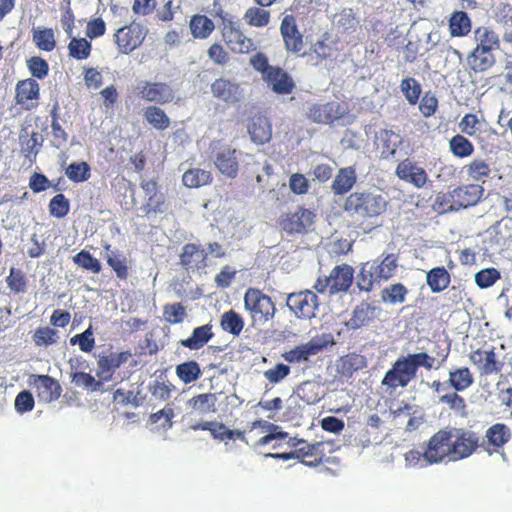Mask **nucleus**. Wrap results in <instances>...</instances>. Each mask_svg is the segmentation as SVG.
<instances>
[{"label": "nucleus", "mask_w": 512, "mask_h": 512, "mask_svg": "<svg viewBox=\"0 0 512 512\" xmlns=\"http://www.w3.org/2000/svg\"><path fill=\"white\" fill-rule=\"evenodd\" d=\"M479 446V436L466 428L446 427L435 433L424 449L428 463L456 462L470 457Z\"/></svg>", "instance_id": "nucleus-1"}, {"label": "nucleus", "mask_w": 512, "mask_h": 512, "mask_svg": "<svg viewBox=\"0 0 512 512\" xmlns=\"http://www.w3.org/2000/svg\"><path fill=\"white\" fill-rule=\"evenodd\" d=\"M435 361V357L425 352L399 356L385 373L381 386L385 393L393 395L399 388H406L410 381L416 378L418 368L423 367L426 370H431Z\"/></svg>", "instance_id": "nucleus-2"}, {"label": "nucleus", "mask_w": 512, "mask_h": 512, "mask_svg": "<svg viewBox=\"0 0 512 512\" xmlns=\"http://www.w3.org/2000/svg\"><path fill=\"white\" fill-rule=\"evenodd\" d=\"M389 203L388 195L375 188L351 193L344 202V210L361 219L383 214Z\"/></svg>", "instance_id": "nucleus-3"}, {"label": "nucleus", "mask_w": 512, "mask_h": 512, "mask_svg": "<svg viewBox=\"0 0 512 512\" xmlns=\"http://www.w3.org/2000/svg\"><path fill=\"white\" fill-rule=\"evenodd\" d=\"M398 269V256L394 253L382 254L372 262H366L357 275L360 290L370 292L375 283L394 277Z\"/></svg>", "instance_id": "nucleus-4"}, {"label": "nucleus", "mask_w": 512, "mask_h": 512, "mask_svg": "<svg viewBox=\"0 0 512 512\" xmlns=\"http://www.w3.org/2000/svg\"><path fill=\"white\" fill-rule=\"evenodd\" d=\"M244 308L249 312L254 327L265 325L274 318L276 313V307L271 298L255 288L246 290Z\"/></svg>", "instance_id": "nucleus-5"}, {"label": "nucleus", "mask_w": 512, "mask_h": 512, "mask_svg": "<svg viewBox=\"0 0 512 512\" xmlns=\"http://www.w3.org/2000/svg\"><path fill=\"white\" fill-rule=\"evenodd\" d=\"M286 305L297 318L311 319L319 309V300L313 291L303 290L288 294Z\"/></svg>", "instance_id": "nucleus-6"}, {"label": "nucleus", "mask_w": 512, "mask_h": 512, "mask_svg": "<svg viewBox=\"0 0 512 512\" xmlns=\"http://www.w3.org/2000/svg\"><path fill=\"white\" fill-rule=\"evenodd\" d=\"M222 36L228 47L235 53H249L255 49L253 41L231 20L223 21Z\"/></svg>", "instance_id": "nucleus-7"}, {"label": "nucleus", "mask_w": 512, "mask_h": 512, "mask_svg": "<svg viewBox=\"0 0 512 512\" xmlns=\"http://www.w3.org/2000/svg\"><path fill=\"white\" fill-rule=\"evenodd\" d=\"M240 151L229 146H222L213 150V162L218 171L224 176L234 179L238 175Z\"/></svg>", "instance_id": "nucleus-8"}, {"label": "nucleus", "mask_w": 512, "mask_h": 512, "mask_svg": "<svg viewBox=\"0 0 512 512\" xmlns=\"http://www.w3.org/2000/svg\"><path fill=\"white\" fill-rule=\"evenodd\" d=\"M327 344L323 338H312L307 343L298 345L282 354L283 359L288 363H302L310 357L318 354Z\"/></svg>", "instance_id": "nucleus-9"}, {"label": "nucleus", "mask_w": 512, "mask_h": 512, "mask_svg": "<svg viewBox=\"0 0 512 512\" xmlns=\"http://www.w3.org/2000/svg\"><path fill=\"white\" fill-rule=\"evenodd\" d=\"M139 95L150 102L167 103L174 99L173 89L166 83L141 82L137 85Z\"/></svg>", "instance_id": "nucleus-10"}, {"label": "nucleus", "mask_w": 512, "mask_h": 512, "mask_svg": "<svg viewBox=\"0 0 512 512\" xmlns=\"http://www.w3.org/2000/svg\"><path fill=\"white\" fill-rule=\"evenodd\" d=\"M482 194V187L476 184L458 187L450 193L452 201L451 208L458 210L460 208L473 206L478 203Z\"/></svg>", "instance_id": "nucleus-11"}, {"label": "nucleus", "mask_w": 512, "mask_h": 512, "mask_svg": "<svg viewBox=\"0 0 512 512\" xmlns=\"http://www.w3.org/2000/svg\"><path fill=\"white\" fill-rule=\"evenodd\" d=\"M470 360L473 364L479 365L481 374H496L502 368V363L498 360L494 347L474 351L470 355Z\"/></svg>", "instance_id": "nucleus-12"}, {"label": "nucleus", "mask_w": 512, "mask_h": 512, "mask_svg": "<svg viewBox=\"0 0 512 512\" xmlns=\"http://www.w3.org/2000/svg\"><path fill=\"white\" fill-rule=\"evenodd\" d=\"M395 173L399 179L412 184L416 188L424 187L428 180L426 171L409 160L400 162Z\"/></svg>", "instance_id": "nucleus-13"}, {"label": "nucleus", "mask_w": 512, "mask_h": 512, "mask_svg": "<svg viewBox=\"0 0 512 512\" xmlns=\"http://www.w3.org/2000/svg\"><path fill=\"white\" fill-rule=\"evenodd\" d=\"M380 310L379 307L371 303L361 302L354 308L350 319L345 325L352 330L367 326L378 316Z\"/></svg>", "instance_id": "nucleus-14"}, {"label": "nucleus", "mask_w": 512, "mask_h": 512, "mask_svg": "<svg viewBox=\"0 0 512 512\" xmlns=\"http://www.w3.org/2000/svg\"><path fill=\"white\" fill-rule=\"evenodd\" d=\"M143 33L138 26L119 28L115 40L120 52L128 54L135 50L143 41Z\"/></svg>", "instance_id": "nucleus-15"}, {"label": "nucleus", "mask_w": 512, "mask_h": 512, "mask_svg": "<svg viewBox=\"0 0 512 512\" xmlns=\"http://www.w3.org/2000/svg\"><path fill=\"white\" fill-rule=\"evenodd\" d=\"M353 269L347 264L336 266L329 274L330 294L347 291L353 281Z\"/></svg>", "instance_id": "nucleus-16"}, {"label": "nucleus", "mask_w": 512, "mask_h": 512, "mask_svg": "<svg viewBox=\"0 0 512 512\" xmlns=\"http://www.w3.org/2000/svg\"><path fill=\"white\" fill-rule=\"evenodd\" d=\"M207 259L206 250L192 243L184 245L180 254L181 264L187 269L205 268L208 265Z\"/></svg>", "instance_id": "nucleus-17"}, {"label": "nucleus", "mask_w": 512, "mask_h": 512, "mask_svg": "<svg viewBox=\"0 0 512 512\" xmlns=\"http://www.w3.org/2000/svg\"><path fill=\"white\" fill-rule=\"evenodd\" d=\"M280 31L285 42L286 49L292 52H299L302 48L303 41L293 16L287 15L284 17L280 26Z\"/></svg>", "instance_id": "nucleus-18"}, {"label": "nucleus", "mask_w": 512, "mask_h": 512, "mask_svg": "<svg viewBox=\"0 0 512 512\" xmlns=\"http://www.w3.org/2000/svg\"><path fill=\"white\" fill-rule=\"evenodd\" d=\"M211 92L214 97L225 101L228 104L237 103L241 96V90L237 83L227 79H217L211 86Z\"/></svg>", "instance_id": "nucleus-19"}, {"label": "nucleus", "mask_w": 512, "mask_h": 512, "mask_svg": "<svg viewBox=\"0 0 512 512\" xmlns=\"http://www.w3.org/2000/svg\"><path fill=\"white\" fill-rule=\"evenodd\" d=\"M314 213L307 209H299L282 222V228L288 233H301L306 231L313 223Z\"/></svg>", "instance_id": "nucleus-20"}, {"label": "nucleus", "mask_w": 512, "mask_h": 512, "mask_svg": "<svg viewBox=\"0 0 512 512\" xmlns=\"http://www.w3.org/2000/svg\"><path fill=\"white\" fill-rule=\"evenodd\" d=\"M344 110L338 102L314 105L310 108L309 117L317 123H330L340 118Z\"/></svg>", "instance_id": "nucleus-21"}, {"label": "nucleus", "mask_w": 512, "mask_h": 512, "mask_svg": "<svg viewBox=\"0 0 512 512\" xmlns=\"http://www.w3.org/2000/svg\"><path fill=\"white\" fill-rule=\"evenodd\" d=\"M264 79L267 81L271 89L278 94L290 93L293 82L286 72L278 67L268 69Z\"/></svg>", "instance_id": "nucleus-22"}, {"label": "nucleus", "mask_w": 512, "mask_h": 512, "mask_svg": "<svg viewBox=\"0 0 512 512\" xmlns=\"http://www.w3.org/2000/svg\"><path fill=\"white\" fill-rule=\"evenodd\" d=\"M39 397L45 402L58 399L61 394L59 383L48 375H39L34 381Z\"/></svg>", "instance_id": "nucleus-23"}, {"label": "nucleus", "mask_w": 512, "mask_h": 512, "mask_svg": "<svg viewBox=\"0 0 512 512\" xmlns=\"http://www.w3.org/2000/svg\"><path fill=\"white\" fill-rule=\"evenodd\" d=\"M357 180L356 170L354 167L341 168L336 174L331 190L335 195H342L351 190Z\"/></svg>", "instance_id": "nucleus-24"}, {"label": "nucleus", "mask_w": 512, "mask_h": 512, "mask_svg": "<svg viewBox=\"0 0 512 512\" xmlns=\"http://www.w3.org/2000/svg\"><path fill=\"white\" fill-rule=\"evenodd\" d=\"M251 140L263 144L270 140L272 132L269 120L264 116L254 117L248 128Z\"/></svg>", "instance_id": "nucleus-25"}, {"label": "nucleus", "mask_w": 512, "mask_h": 512, "mask_svg": "<svg viewBox=\"0 0 512 512\" xmlns=\"http://www.w3.org/2000/svg\"><path fill=\"white\" fill-rule=\"evenodd\" d=\"M127 360L125 353H111L107 356H100L98 359V375L104 380L111 377L112 373Z\"/></svg>", "instance_id": "nucleus-26"}, {"label": "nucleus", "mask_w": 512, "mask_h": 512, "mask_svg": "<svg viewBox=\"0 0 512 512\" xmlns=\"http://www.w3.org/2000/svg\"><path fill=\"white\" fill-rule=\"evenodd\" d=\"M485 438L489 445H492L496 452L511 439V430L503 423H496L486 431Z\"/></svg>", "instance_id": "nucleus-27"}, {"label": "nucleus", "mask_w": 512, "mask_h": 512, "mask_svg": "<svg viewBox=\"0 0 512 512\" xmlns=\"http://www.w3.org/2000/svg\"><path fill=\"white\" fill-rule=\"evenodd\" d=\"M449 272L443 266L432 268L426 274V283L433 293L444 291L450 284Z\"/></svg>", "instance_id": "nucleus-28"}, {"label": "nucleus", "mask_w": 512, "mask_h": 512, "mask_svg": "<svg viewBox=\"0 0 512 512\" xmlns=\"http://www.w3.org/2000/svg\"><path fill=\"white\" fill-rule=\"evenodd\" d=\"M492 50L479 49L475 47L468 57L470 68L476 72L486 71L495 63Z\"/></svg>", "instance_id": "nucleus-29"}, {"label": "nucleus", "mask_w": 512, "mask_h": 512, "mask_svg": "<svg viewBox=\"0 0 512 512\" xmlns=\"http://www.w3.org/2000/svg\"><path fill=\"white\" fill-rule=\"evenodd\" d=\"M474 39L476 47H479V49L494 51L498 49L500 44L497 33L486 26H481L474 30Z\"/></svg>", "instance_id": "nucleus-30"}, {"label": "nucleus", "mask_w": 512, "mask_h": 512, "mask_svg": "<svg viewBox=\"0 0 512 512\" xmlns=\"http://www.w3.org/2000/svg\"><path fill=\"white\" fill-rule=\"evenodd\" d=\"M212 336L211 326L207 324L195 328L192 335L187 339L181 340L180 343L190 350H198L208 343Z\"/></svg>", "instance_id": "nucleus-31"}, {"label": "nucleus", "mask_w": 512, "mask_h": 512, "mask_svg": "<svg viewBox=\"0 0 512 512\" xmlns=\"http://www.w3.org/2000/svg\"><path fill=\"white\" fill-rule=\"evenodd\" d=\"M449 384L456 391H464L473 384V375L467 367L450 370Z\"/></svg>", "instance_id": "nucleus-32"}, {"label": "nucleus", "mask_w": 512, "mask_h": 512, "mask_svg": "<svg viewBox=\"0 0 512 512\" xmlns=\"http://www.w3.org/2000/svg\"><path fill=\"white\" fill-rule=\"evenodd\" d=\"M450 33L454 37H461L471 30V21L464 11H455L449 20Z\"/></svg>", "instance_id": "nucleus-33"}, {"label": "nucleus", "mask_w": 512, "mask_h": 512, "mask_svg": "<svg viewBox=\"0 0 512 512\" xmlns=\"http://www.w3.org/2000/svg\"><path fill=\"white\" fill-rule=\"evenodd\" d=\"M214 29L213 21L205 15H194L190 20V30L195 38L205 39Z\"/></svg>", "instance_id": "nucleus-34"}, {"label": "nucleus", "mask_w": 512, "mask_h": 512, "mask_svg": "<svg viewBox=\"0 0 512 512\" xmlns=\"http://www.w3.org/2000/svg\"><path fill=\"white\" fill-rule=\"evenodd\" d=\"M39 96V84L31 78L18 82L16 86V100L24 104L28 100L37 99Z\"/></svg>", "instance_id": "nucleus-35"}, {"label": "nucleus", "mask_w": 512, "mask_h": 512, "mask_svg": "<svg viewBox=\"0 0 512 512\" xmlns=\"http://www.w3.org/2000/svg\"><path fill=\"white\" fill-rule=\"evenodd\" d=\"M220 326L223 331L239 336L244 327V320L234 310H229L222 314Z\"/></svg>", "instance_id": "nucleus-36"}, {"label": "nucleus", "mask_w": 512, "mask_h": 512, "mask_svg": "<svg viewBox=\"0 0 512 512\" xmlns=\"http://www.w3.org/2000/svg\"><path fill=\"white\" fill-rule=\"evenodd\" d=\"M408 289L401 283H395L387 286L381 291V300L392 305L405 302Z\"/></svg>", "instance_id": "nucleus-37"}, {"label": "nucleus", "mask_w": 512, "mask_h": 512, "mask_svg": "<svg viewBox=\"0 0 512 512\" xmlns=\"http://www.w3.org/2000/svg\"><path fill=\"white\" fill-rule=\"evenodd\" d=\"M32 32L33 42L39 49L50 52L55 48L56 40L52 29L36 27Z\"/></svg>", "instance_id": "nucleus-38"}, {"label": "nucleus", "mask_w": 512, "mask_h": 512, "mask_svg": "<svg viewBox=\"0 0 512 512\" xmlns=\"http://www.w3.org/2000/svg\"><path fill=\"white\" fill-rule=\"evenodd\" d=\"M465 169L471 179L481 182H485L492 173L490 164L481 158L474 159L469 165L465 166Z\"/></svg>", "instance_id": "nucleus-39"}, {"label": "nucleus", "mask_w": 512, "mask_h": 512, "mask_svg": "<svg viewBox=\"0 0 512 512\" xmlns=\"http://www.w3.org/2000/svg\"><path fill=\"white\" fill-rule=\"evenodd\" d=\"M243 19L245 22L256 28H262L270 22V12L263 7H250L244 13Z\"/></svg>", "instance_id": "nucleus-40"}, {"label": "nucleus", "mask_w": 512, "mask_h": 512, "mask_svg": "<svg viewBox=\"0 0 512 512\" xmlns=\"http://www.w3.org/2000/svg\"><path fill=\"white\" fill-rule=\"evenodd\" d=\"M217 396L213 393H204L194 396L188 401V404L197 412L206 414L215 411Z\"/></svg>", "instance_id": "nucleus-41"}, {"label": "nucleus", "mask_w": 512, "mask_h": 512, "mask_svg": "<svg viewBox=\"0 0 512 512\" xmlns=\"http://www.w3.org/2000/svg\"><path fill=\"white\" fill-rule=\"evenodd\" d=\"M144 117L157 130H165L170 125V119L164 110L156 106L147 107Z\"/></svg>", "instance_id": "nucleus-42"}, {"label": "nucleus", "mask_w": 512, "mask_h": 512, "mask_svg": "<svg viewBox=\"0 0 512 512\" xmlns=\"http://www.w3.org/2000/svg\"><path fill=\"white\" fill-rule=\"evenodd\" d=\"M182 180L185 186L198 188L211 181V174L202 169H190L183 174Z\"/></svg>", "instance_id": "nucleus-43"}, {"label": "nucleus", "mask_w": 512, "mask_h": 512, "mask_svg": "<svg viewBox=\"0 0 512 512\" xmlns=\"http://www.w3.org/2000/svg\"><path fill=\"white\" fill-rule=\"evenodd\" d=\"M176 374L181 381L187 384L196 381L201 374V370L198 363L188 361L176 367Z\"/></svg>", "instance_id": "nucleus-44"}, {"label": "nucleus", "mask_w": 512, "mask_h": 512, "mask_svg": "<svg viewBox=\"0 0 512 512\" xmlns=\"http://www.w3.org/2000/svg\"><path fill=\"white\" fill-rule=\"evenodd\" d=\"M73 262L90 273L97 274L101 270V263L88 251L82 250L73 257Z\"/></svg>", "instance_id": "nucleus-45"}, {"label": "nucleus", "mask_w": 512, "mask_h": 512, "mask_svg": "<svg viewBox=\"0 0 512 512\" xmlns=\"http://www.w3.org/2000/svg\"><path fill=\"white\" fill-rule=\"evenodd\" d=\"M23 137V135L20 136L22 141V153L30 162H32L39 152V147L42 145L43 137L38 132H33L26 140H23Z\"/></svg>", "instance_id": "nucleus-46"}, {"label": "nucleus", "mask_w": 512, "mask_h": 512, "mask_svg": "<svg viewBox=\"0 0 512 512\" xmlns=\"http://www.w3.org/2000/svg\"><path fill=\"white\" fill-rule=\"evenodd\" d=\"M32 339L38 347L53 345L58 342L59 332L50 327H40L35 330Z\"/></svg>", "instance_id": "nucleus-47"}, {"label": "nucleus", "mask_w": 512, "mask_h": 512, "mask_svg": "<svg viewBox=\"0 0 512 512\" xmlns=\"http://www.w3.org/2000/svg\"><path fill=\"white\" fill-rule=\"evenodd\" d=\"M501 277L496 268H485L477 272L474 276L476 285L481 289H487L493 286Z\"/></svg>", "instance_id": "nucleus-48"}, {"label": "nucleus", "mask_w": 512, "mask_h": 512, "mask_svg": "<svg viewBox=\"0 0 512 512\" xmlns=\"http://www.w3.org/2000/svg\"><path fill=\"white\" fill-rule=\"evenodd\" d=\"M69 55L75 59L83 60L89 57L91 44L84 38L72 37L68 45Z\"/></svg>", "instance_id": "nucleus-49"}, {"label": "nucleus", "mask_w": 512, "mask_h": 512, "mask_svg": "<svg viewBox=\"0 0 512 512\" xmlns=\"http://www.w3.org/2000/svg\"><path fill=\"white\" fill-rule=\"evenodd\" d=\"M449 145L452 153L458 157L470 156L474 150L472 143L460 134L454 136Z\"/></svg>", "instance_id": "nucleus-50"}, {"label": "nucleus", "mask_w": 512, "mask_h": 512, "mask_svg": "<svg viewBox=\"0 0 512 512\" xmlns=\"http://www.w3.org/2000/svg\"><path fill=\"white\" fill-rule=\"evenodd\" d=\"M107 262L119 278L125 279L127 277L128 269L126 266V258L123 255L115 251H110L107 253Z\"/></svg>", "instance_id": "nucleus-51"}, {"label": "nucleus", "mask_w": 512, "mask_h": 512, "mask_svg": "<svg viewBox=\"0 0 512 512\" xmlns=\"http://www.w3.org/2000/svg\"><path fill=\"white\" fill-rule=\"evenodd\" d=\"M401 91L410 104H415L421 93L420 84L414 78H406L401 82Z\"/></svg>", "instance_id": "nucleus-52"}, {"label": "nucleus", "mask_w": 512, "mask_h": 512, "mask_svg": "<svg viewBox=\"0 0 512 512\" xmlns=\"http://www.w3.org/2000/svg\"><path fill=\"white\" fill-rule=\"evenodd\" d=\"M66 176L74 182H82L89 177V166L85 162L71 163L66 169Z\"/></svg>", "instance_id": "nucleus-53"}, {"label": "nucleus", "mask_w": 512, "mask_h": 512, "mask_svg": "<svg viewBox=\"0 0 512 512\" xmlns=\"http://www.w3.org/2000/svg\"><path fill=\"white\" fill-rule=\"evenodd\" d=\"M440 403L447 404L450 409L455 411L457 414L464 416L466 404L464 399L459 396L456 392L446 393L439 397Z\"/></svg>", "instance_id": "nucleus-54"}, {"label": "nucleus", "mask_w": 512, "mask_h": 512, "mask_svg": "<svg viewBox=\"0 0 512 512\" xmlns=\"http://www.w3.org/2000/svg\"><path fill=\"white\" fill-rule=\"evenodd\" d=\"M49 210L54 217L62 218L69 212V201L63 194H57L51 199Z\"/></svg>", "instance_id": "nucleus-55"}, {"label": "nucleus", "mask_w": 512, "mask_h": 512, "mask_svg": "<svg viewBox=\"0 0 512 512\" xmlns=\"http://www.w3.org/2000/svg\"><path fill=\"white\" fill-rule=\"evenodd\" d=\"M6 281H7L8 287L12 291H14L16 293H21V292L25 291L26 282H25L24 274L21 270L15 269L12 267L10 269V274L7 277Z\"/></svg>", "instance_id": "nucleus-56"}, {"label": "nucleus", "mask_w": 512, "mask_h": 512, "mask_svg": "<svg viewBox=\"0 0 512 512\" xmlns=\"http://www.w3.org/2000/svg\"><path fill=\"white\" fill-rule=\"evenodd\" d=\"M290 373V367L279 363L273 368H270L264 372V377L273 384H277L285 379Z\"/></svg>", "instance_id": "nucleus-57"}, {"label": "nucleus", "mask_w": 512, "mask_h": 512, "mask_svg": "<svg viewBox=\"0 0 512 512\" xmlns=\"http://www.w3.org/2000/svg\"><path fill=\"white\" fill-rule=\"evenodd\" d=\"M27 65L31 74L38 79H42L48 74V63L40 57H31L27 60Z\"/></svg>", "instance_id": "nucleus-58"}, {"label": "nucleus", "mask_w": 512, "mask_h": 512, "mask_svg": "<svg viewBox=\"0 0 512 512\" xmlns=\"http://www.w3.org/2000/svg\"><path fill=\"white\" fill-rule=\"evenodd\" d=\"M461 131L469 136H473L481 128V122L474 114H466L459 123Z\"/></svg>", "instance_id": "nucleus-59"}, {"label": "nucleus", "mask_w": 512, "mask_h": 512, "mask_svg": "<svg viewBox=\"0 0 512 512\" xmlns=\"http://www.w3.org/2000/svg\"><path fill=\"white\" fill-rule=\"evenodd\" d=\"M72 382H74L79 387H84L91 389L93 391L97 390L100 387V383L95 380V378L84 372H74L71 374Z\"/></svg>", "instance_id": "nucleus-60"}, {"label": "nucleus", "mask_w": 512, "mask_h": 512, "mask_svg": "<svg viewBox=\"0 0 512 512\" xmlns=\"http://www.w3.org/2000/svg\"><path fill=\"white\" fill-rule=\"evenodd\" d=\"M15 409L19 413L31 411L34 407V398L29 391H21L15 398Z\"/></svg>", "instance_id": "nucleus-61"}, {"label": "nucleus", "mask_w": 512, "mask_h": 512, "mask_svg": "<svg viewBox=\"0 0 512 512\" xmlns=\"http://www.w3.org/2000/svg\"><path fill=\"white\" fill-rule=\"evenodd\" d=\"M289 187L293 193L301 195L307 193L309 183L304 175L295 173L290 176Z\"/></svg>", "instance_id": "nucleus-62"}, {"label": "nucleus", "mask_w": 512, "mask_h": 512, "mask_svg": "<svg viewBox=\"0 0 512 512\" xmlns=\"http://www.w3.org/2000/svg\"><path fill=\"white\" fill-rule=\"evenodd\" d=\"M164 315L168 322L179 323L186 316V312L181 304H172L165 307Z\"/></svg>", "instance_id": "nucleus-63"}, {"label": "nucleus", "mask_w": 512, "mask_h": 512, "mask_svg": "<svg viewBox=\"0 0 512 512\" xmlns=\"http://www.w3.org/2000/svg\"><path fill=\"white\" fill-rule=\"evenodd\" d=\"M503 12H505L503 20V41L512 47V7L505 6Z\"/></svg>", "instance_id": "nucleus-64"}]
</instances>
